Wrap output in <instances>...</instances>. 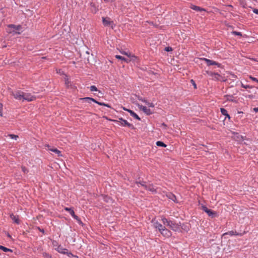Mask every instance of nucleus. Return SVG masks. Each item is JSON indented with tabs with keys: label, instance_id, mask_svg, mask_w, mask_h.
Masks as SVG:
<instances>
[{
	"label": "nucleus",
	"instance_id": "nucleus-8",
	"mask_svg": "<svg viewBox=\"0 0 258 258\" xmlns=\"http://www.w3.org/2000/svg\"><path fill=\"white\" fill-rule=\"evenodd\" d=\"M152 222L153 223L154 227L156 228L157 230H158L159 232H160L163 228H164L166 226H165L164 225H163L157 221H156L155 219H153Z\"/></svg>",
	"mask_w": 258,
	"mask_h": 258
},
{
	"label": "nucleus",
	"instance_id": "nucleus-44",
	"mask_svg": "<svg viewBox=\"0 0 258 258\" xmlns=\"http://www.w3.org/2000/svg\"><path fill=\"white\" fill-rule=\"evenodd\" d=\"M105 2L107 3V2H109L110 1L111 2H113L114 1V0H104Z\"/></svg>",
	"mask_w": 258,
	"mask_h": 258
},
{
	"label": "nucleus",
	"instance_id": "nucleus-9",
	"mask_svg": "<svg viewBox=\"0 0 258 258\" xmlns=\"http://www.w3.org/2000/svg\"><path fill=\"white\" fill-rule=\"evenodd\" d=\"M207 74L212 77V79L215 81H220L222 77L218 73H214L212 72H207Z\"/></svg>",
	"mask_w": 258,
	"mask_h": 258
},
{
	"label": "nucleus",
	"instance_id": "nucleus-22",
	"mask_svg": "<svg viewBox=\"0 0 258 258\" xmlns=\"http://www.w3.org/2000/svg\"><path fill=\"white\" fill-rule=\"evenodd\" d=\"M220 110H221V113H222L223 115L226 116V117H228V118H230V115L228 114L227 111L225 109L223 108H221L220 109Z\"/></svg>",
	"mask_w": 258,
	"mask_h": 258
},
{
	"label": "nucleus",
	"instance_id": "nucleus-4",
	"mask_svg": "<svg viewBox=\"0 0 258 258\" xmlns=\"http://www.w3.org/2000/svg\"><path fill=\"white\" fill-rule=\"evenodd\" d=\"M80 99L82 100L88 102L89 103H90L92 101V102H94L99 104V105L105 106L108 107L109 108L111 107V106L108 104H106L105 103L98 102L92 98L85 97V98H81Z\"/></svg>",
	"mask_w": 258,
	"mask_h": 258
},
{
	"label": "nucleus",
	"instance_id": "nucleus-14",
	"mask_svg": "<svg viewBox=\"0 0 258 258\" xmlns=\"http://www.w3.org/2000/svg\"><path fill=\"white\" fill-rule=\"evenodd\" d=\"M123 109L125 111H128L130 113L131 115L133 117H134V118H135L136 119H137L139 120H141V118L139 117V116L133 111H132L130 109H126L125 107H123Z\"/></svg>",
	"mask_w": 258,
	"mask_h": 258
},
{
	"label": "nucleus",
	"instance_id": "nucleus-47",
	"mask_svg": "<svg viewBox=\"0 0 258 258\" xmlns=\"http://www.w3.org/2000/svg\"><path fill=\"white\" fill-rule=\"evenodd\" d=\"M48 258H50V256H49V255H48Z\"/></svg>",
	"mask_w": 258,
	"mask_h": 258
},
{
	"label": "nucleus",
	"instance_id": "nucleus-16",
	"mask_svg": "<svg viewBox=\"0 0 258 258\" xmlns=\"http://www.w3.org/2000/svg\"><path fill=\"white\" fill-rule=\"evenodd\" d=\"M190 8L197 12L205 11L204 9L194 5H190Z\"/></svg>",
	"mask_w": 258,
	"mask_h": 258
},
{
	"label": "nucleus",
	"instance_id": "nucleus-31",
	"mask_svg": "<svg viewBox=\"0 0 258 258\" xmlns=\"http://www.w3.org/2000/svg\"><path fill=\"white\" fill-rule=\"evenodd\" d=\"M22 168V170L23 171V172L24 173H28V170L27 169V168H26L24 166H22L21 167Z\"/></svg>",
	"mask_w": 258,
	"mask_h": 258
},
{
	"label": "nucleus",
	"instance_id": "nucleus-26",
	"mask_svg": "<svg viewBox=\"0 0 258 258\" xmlns=\"http://www.w3.org/2000/svg\"><path fill=\"white\" fill-rule=\"evenodd\" d=\"M0 249H2V250H3L5 252H8V251L12 252L13 251V250L12 249L8 248H7L5 246H3L2 245H0Z\"/></svg>",
	"mask_w": 258,
	"mask_h": 258
},
{
	"label": "nucleus",
	"instance_id": "nucleus-27",
	"mask_svg": "<svg viewBox=\"0 0 258 258\" xmlns=\"http://www.w3.org/2000/svg\"><path fill=\"white\" fill-rule=\"evenodd\" d=\"M143 101L150 107H154L155 106L154 104L152 102H149L146 100H143Z\"/></svg>",
	"mask_w": 258,
	"mask_h": 258
},
{
	"label": "nucleus",
	"instance_id": "nucleus-3",
	"mask_svg": "<svg viewBox=\"0 0 258 258\" xmlns=\"http://www.w3.org/2000/svg\"><path fill=\"white\" fill-rule=\"evenodd\" d=\"M139 183L141 185V186H143L146 190H148L153 193L156 192V189L155 188L153 184H147L144 181L137 182V184Z\"/></svg>",
	"mask_w": 258,
	"mask_h": 258
},
{
	"label": "nucleus",
	"instance_id": "nucleus-24",
	"mask_svg": "<svg viewBox=\"0 0 258 258\" xmlns=\"http://www.w3.org/2000/svg\"><path fill=\"white\" fill-rule=\"evenodd\" d=\"M115 57L117 59H121L126 62H128L129 61H131V60H130V59H126V58H124V57H122L119 55H116Z\"/></svg>",
	"mask_w": 258,
	"mask_h": 258
},
{
	"label": "nucleus",
	"instance_id": "nucleus-17",
	"mask_svg": "<svg viewBox=\"0 0 258 258\" xmlns=\"http://www.w3.org/2000/svg\"><path fill=\"white\" fill-rule=\"evenodd\" d=\"M56 249L58 252L63 254H66V251L68 250L66 248L63 247L61 245H58Z\"/></svg>",
	"mask_w": 258,
	"mask_h": 258
},
{
	"label": "nucleus",
	"instance_id": "nucleus-46",
	"mask_svg": "<svg viewBox=\"0 0 258 258\" xmlns=\"http://www.w3.org/2000/svg\"><path fill=\"white\" fill-rule=\"evenodd\" d=\"M162 125L165 126H166V125L164 123H163Z\"/></svg>",
	"mask_w": 258,
	"mask_h": 258
},
{
	"label": "nucleus",
	"instance_id": "nucleus-25",
	"mask_svg": "<svg viewBox=\"0 0 258 258\" xmlns=\"http://www.w3.org/2000/svg\"><path fill=\"white\" fill-rule=\"evenodd\" d=\"M167 197L172 200L174 202H177L176 201V198L174 195L172 194V193H169L168 195H167Z\"/></svg>",
	"mask_w": 258,
	"mask_h": 258
},
{
	"label": "nucleus",
	"instance_id": "nucleus-11",
	"mask_svg": "<svg viewBox=\"0 0 258 258\" xmlns=\"http://www.w3.org/2000/svg\"><path fill=\"white\" fill-rule=\"evenodd\" d=\"M160 233L163 235V236L166 238H169L171 236L172 233L171 232L167 229L166 227L163 228Z\"/></svg>",
	"mask_w": 258,
	"mask_h": 258
},
{
	"label": "nucleus",
	"instance_id": "nucleus-6",
	"mask_svg": "<svg viewBox=\"0 0 258 258\" xmlns=\"http://www.w3.org/2000/svg\"><path fill=\"white\" fill-rule=\"evenodd\" d=\"M36 99V97L29 93L23 92V101H27L28 102L33 101Z\"/></svg>",
	"mask_w": 258,
	"mask_h": 258
},
{
	"label": "nucleus",
	"instance_id": "nucleus-18",
	"mask_svg": "<svg viewBox=\"0 0 258 258\" xmlns=\"http://www.w3.org/2000/svg\"><path fill=\"white\" fill-rule=\"evenodd\" d=\"M229 235L230 236H232V235H240V236H241L242 235V234L241 233H239L237 232L236 231H230L228 232L225 233L223 234V235Z\"/></svg>",
	"mask_w": 258,
	"mask_h": 258
},
{
	"label": "nucleus",
	"instance_id": "nucleus-10",
	"mask_svg": "<svg viewBox=\"0 0 258 258\" xmlns=\"http://www.w3.org/2000/svg\"><path fill=\"white\" fill-rule=\"evenodd\" d=\"M201 60H204L206 63L209 66H212V65H216L218 66V67H220L221 64L219 63L218 62L213 61L212 60H210L206 58H201Z\"/></svg>",
	"mask_w": 258,
	"mask_h": 258
},
{
	"label": "nucleus",
	"instance_id": "nucleus-7",
	"mask_svg": "<svg viewBox=\"0 0 258 258\" xmlns=\"http://www.w3.org/2000/svg\"><path fill=\"white\" fill-rule=\"evenodd\" d=\"M64 210L66 211L69 212L70 213V214L71 215V216L75 219H76L79 224H82V222L81 220H80V219L77 215H75V212H74L73 209H72V208L66 207V208H64Z\"/></svg>",
	"mask_w": 258,
	"mask_h": 258
},
{
	"label": "nucleus",
	"instance_id": "nucleus-19",
	"mask_svg": "<svg viewBox=\"0 0 258 258\" xmlns=\"http://www.w3.org/2000/svg\"><path fill=\"white\" fill-rule=\"evenodd\" d=\"M11 219L14 221L15 223L17 224H19V216L17 215H15L14 214H11L10 215Z\"/></svg>",
	"mask_w": 258,
	"mask_h": 258
},
{
	"label": "nucleus",
	"instance_id": "nucleus-15",
	"mask_svg": "<svg viewBox=\"0 0 258 258\" xmlns=\"http://www.w3.org/2000/svg\"><path fill=\"white\" fill-rule=\"evenodd\" d=\"M46 146L48 147V150L51 151L55 153V154H56L57 155V156L58 157L62 156V154H61V151H60L59 150H57L56 148H51L50 146H49V145H47Z\"/></svg>",
	"mask_w": 258,
	"mask_h": 258
},
{
	"label": "nucleus",
	"instance_id": "nucleus-32",
	"mask_svg": "<svg viewBox=\"0 0 258 258\" xmlns=\"http://www.w3.org/2000/svg\"><path fill=\"white\" fill-rule=\"evenodd\" d=\"M98 90H97V88H96V86H91L90 87V91H97Z\"/></svg>",
	"mask_w": 258,
	"mask_h": 258
},
{
	"label": "nucleus",
	"instance_id": "nucleus-23",
	"mask_svg": "<svg viewBox=\"0 0 258 258\" xmlns=\"http://www.w3.org/2000/svg\"><path fill=\"white\" fill-rule=\"evenodd\" d=\"M9 27L11 28H14L17 30H20L22 28L21 25H15L14 24H10L9 25Z\"/></svg>",
	"mask_w": 258,
	"mask_h": 258
},
{
	"label": "nucleus",
	"instance_id": "nucleus-39",
	"mask_svg": "<svg viewBox=\"0 0 258 258\" xmlns=\"http://www.w3.org/2000/svg\"><path fill=\"white\" fill-rule=\"evenodd\" d=\"M202 210L207 213V211H208L209 209H208L206 206H202Z\"/></svg>",
	"mask_w": 258,
	"mask_h": 258
},
{
	"label": "nucleus",
	"instance_id": "nucleus-5",
	"mask_svg": "<svg viewBox=\"0 0 258 258\" xmlns=\"http://www.w3.org/2000/svg\"><path fill=\"white\" fill-rule=\"evenodd\" d=\"M11 94L13 95L16 99L18 100H22L23 101V92L20 90H17L14 92L12 91Z\"/></svg>",
	"mask_w": 258,
	"mask_h": 258
},
{
	"label": "nucleus",
	"instance_id": "nucleus-29",
	"mask_svg": "<svg viewBox=\"0 0 258 258\" xmlns=\"http://www.w3.org/2000/svg\"><path fill=\"white\" fill-rule=\"evenodd\" d=\"M9 136L11 138V139L14 140H17L19 138L18 136L13 134H10L9 135Z\"/></svg>",
	"mask_w": 258,
	"mask_h": 258
},
{
	"label": "nucleus",
	"instance_id": "nucleus-36",
	"mask_svg": "<svg viewBox=\"0 0 258 258\" xmlns=\"http://www.w3.org/2000/svg\"><path fill=\"white\" fill-rule=\"evenodd\" d=\"M190 82L192 84V85L194 86V87L195 89H197V85L195 82V81H194V80H190Z\"/></svg>",
	"mask_w": 258,
	"mask_h": 258
},
{
	"label": "nucleus",
	"instance_id": "nucleus-42",
	"mask_svg": "<svg viewBox=\"0 0 258 258\" xmlns=\"http://www.w3.org/2000/svg\"><path fill=\"white\" fill-rule=\"evenodd\" d=\"M66 253L67 254V255L70 257L71 256H74V255L71 252H68L66 251Z\"/></svg>",
	"mask_w": 258,
	"mask_h": 258
},
{
	"label": "nucleus",
	"instance_id": "nucleus-43",
	"mask_svg": "<svg viewBox=\"0 0 258 258\" xmlns=\"http://www.w3.org/2000/svg\"><path fill=\"white\" fill-rule=\"evenodd\" d=\"M253 110H254V111H255V112H258V107L254 108H253Z\"/></svg>",
	"mask_w": 258,
	"mask_h": 258
},
{
	"label": "nucleus",
	"instance_id": "nucleus-21",
	"mask_svg": "<svg viewBox=\"0 0 258 258\" xmlns=\"http://www.w3.org/2000/svg\"><path fill=\"white\" fill-rule=\"evenodd\" d=\"M207 213L209 216L211 217L212 218L215 217L217 216L216 212L210 209L208 211H207Z\"/></svg>",
	"mask_w": 258,
	"mask_h": 258
},
{
	"label": "nucleus",
	"instance_id": "nucleus-33",
	"mask_svg": "<svg viewBox=\"0 0 258 258\" xmlns=\"http://www.w3.org/2000/svg\"><path fill=\"white\" fill-rule=\"evenodd\" d=\"M232 33L234 35H238V36H242V34H241V33L240 32H237V31H232Z\"/></svg>",
	"mask_w": 258,
	"mask_h": 258
},
{
	"label": "nucleus",
	"instance_id": "nucleus-13",
	"mask_svg": "<svg viewBox=\"0 0 258 258\" xmlns=\"http://www.w3.org/2000/svg\"><path fill=\"white\" fill-rule=\"evenodd\" d=\"M120 52L122 54L127 56L130 58V60L135 61L137 58L135 55L132 54L130 52H125L123 50H121L120 51Z\"/></svg>",
	"mask_w": 258,
	"mask_h": 258
},
{
	"label": "nucleus",
	"instance_id": "nucleus-45",
	"mask_svg": "<svg viewBox=\"0 0 258 258\" xmlns=\"http://www.w3.org/2000/svg\"><path fill=\"white\" fill-rule=\"evenodd\" d=\"M16 34H20V32H16Z\"/></svg>",
	"mask_w": 258,
	"mask_h": 258
},
{
	"label": "nucleus",
	"instance_id": "nucleus-37",
	"mask_svg": "<svg viewBox=\"0 0 258 258\" xmlns=\"http://www.w3.org/2000/svg\"><path fill=\"white\" fill-rule=\"evenodd\" d=\"M249 78L252 81H255V82H256L258 83V80L256 78H254V77H252L251 76H250L249 77Z\"/></svg>",
	"mask_w": 258,
	"mask_h": 258
},
{
	"label": "nucleus",
	"instance_id": "nucleus-1",
	"mask_svg": "<svg viewBox=\"0 0 258 258\" xmlns=\"http://www.w3.org/2000/svg\"><path fill=\"white\" fill-rule=\"evenodd\" d=\"M163 224L167 227H169L174 231H180V225L179 223H176L174 221L168 220L165 218L162 219Z\"/></svg>",
	"mask_w": 258,
	"mask_h": 258
},
{
	"label": "nucleus",
	"instance_id": "nucleus-38",
	"mask_svg": "<svg viewBox=\"0 0 258 258\" xmlns=\"http://www.w3.org/2000/svg\"><path fill=\"white\" fill-rule=\"evenodd\" d=\"M56 73L60 75H65V74H64L63 72L60 69L56 70Z\"/></svg>",
	"mask_w": 258,
	"mask_h": 258
},
{
	"label": "nucleus",
	"instance_id": "nucleus-12",
	"mask_svg": "<svg viewBox=\"0 0 258 258\" xmlns=\"http://www.w3.org/2000/svg\"><path fill=\"white\" fill-rule=\"evenodd\" d=\"M138 106L140 110H142L147 115H150L152 113V111L151 109L146 106L140 104H138Z\"/></svg>",
	"mask_w": 258,
	"mask_h": 258
},
{
	"label": "nucleus",
	"instance_id": "nucleus-28",
	"mask_svg": "<svg viewBox=\"0 0 258 258\" xmlns=\"http://www.w3.org/2000/svg\"><path fill=\"white\" fill-rule=\"evenodd\" d=\"M156 145L159 147H166V145L161 141H157L156 142Z\"/></svg>",
	"mask_w": 258,
	"mask_h": 258
},
{
	"label": "nucleus",
	"instance_id": "nucleus-40",
	"mask_svg": "<svg viewBox=\"0 0 258 258\" xmlns=\"http://www.w3.org/2000/svg\"><path fill=\"white\" fill-rule=\"evenodd\" d=\"M165 49L166 51H170L172 50V48L171 47H167Z\"/></svg>",
	"mask_w": 258,
	"mask_h": 258
},
{
	"label": "nucleus",
	"instance_id": "nucleus-2",
	"mask_svg": "<svg viewBox=\"0 0 258 258\" xmlns=\"http://www.w3.org/2000/svg\"><path fill=\"white\" fill-rule=\"evenodd\" d=\"M112 121L123 126H128L132 129L134 128V126L132 124L129 123L127 120L123 119L122 118H119L118 120H112Z\"/></svg>",
	"mask_w": 258,
	"mask_h": 258
},
{
	"label": "nucleus",
	"instance_id": "nucleus-35",
	"mask_svg": "<svg viewBox=\"0 0 258 258\" xmlns=\"http://www.w3.org/2000/svg\"><path fill=\"white\" fill-rule=\"evenodd\" d=\"M3 105L2 103H0V116H3Z\"/></svg>",
	"mask_w": 258,
	"mask_h": 258
},
{
	"label": "nucleus",
	"instance_id": "nucleus-20",
	"mask_svg": "<svg viewBox=\"0 0 258 258\" xmlns=\"http://www.w3.org/2000/svg\"><path fill=\"white\" fill-rule=\"evenodd\" d=\"M102 22L105 26H109L111 23L108 18H102Z\"/></svg>",
	"mask_w": 258,
	"mask_h": 258
},
{
	"label": "nucleus",
	"instance_id": "nucleus-30",
	"mask_svg": "<svg viewBox=\"0 0 258 258\" xmlns=\"http://www.w3.org/2000/svg\"><path fill=\"white\" fill-rule=\"evenodd\" d=\"M241 87L242 88H245V89H247V88H252V86H249V85H244L243 83H241Z\"/></svg>",
	"mask_w": 258,
	"mask_h": 258
},
{
	"label": "nucleus",
	"instance_id": "nucleus-41",
	"mask_svg": "<svg viewBox=\"0 0 258 258\" xmlns=\"http://www.w3.org/2000/svg\"><path fill=\"white\" fill-rule=\"evenodd\" d=\"M252 11L254 13L258 15V9H253Z\"/></svg>",
	"mask_w": 258,
	"mask_h": 258
},
{
	"label": "nucleus",
	"instance_id": "nucleus-34",
	"mask_svg": "<svg viewBox=\"0 0 258 258\" xmlns=\"http://www.w3.org/2000/svg\"><path fill=\"white\" fill-rule=\"evenodd\" d=\"M64 81H65L66 84L68 85L69 83V79L68 78V76L67 75H64Z\"/></svg>",
	"mask_w": 258,
	"mask_h": 258
}]
</instances>
